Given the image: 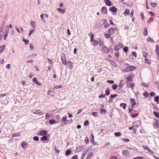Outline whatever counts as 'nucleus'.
<instances>
[{
    "label": "nucleus",
    "instance_id": "nucleus-62",
    "mask_svg": "<svg viewBox=\"0 0 159 159\" xmlns=\"http://www.w3.org/2000/svg\"><path fill=\"white\" fill-rule=\"evenodd\" d=\"M34 31V29H33L31 30L29 33V36H30L31 35V34H32V33Z\"/></svg>",
    "mask_w": 159,
    "mask_h": 159
},
{
    "label": "nucleus",
    "instance_id": "nucleus-31",
    "mask_svg": "<svg viewBox=\"0 0 159 159\" xmlns=\"http://www.w3.org/2000/svg\"><path fill=\"white\" fill-rule=\"evenodd\" d=\"M31 24L33 28H35L36 26V23L34 21H32L31 22Z\"/></svg>",
    "mask_w": 159,
    "mask_h": 159
},
{
    "label": "nucleus",
    "instance_id": "nucleus-24",
    "mask_svg": "<svg viewBox=\"0 0 159 159\" xmlns=\"http://www.w3.org/2000/svg\"><path fill=\"white\" fill-rule=\"evenodd\" d=\"M3 31L1 30L0 31V41H1L3 38Z\"/></svg>",
    "mask_w": 159,
    "mask_h": 159
},
{
    "label": "nucleus",
    "instance_id": "nucleus-58",
    "mask_svg": "<svg viewBox=\"0 0 159 159\" xmlns=\"http://www.w3.org/2000/svg\"><path fill=\"white\" fill-rule=\"evenodd\" d=\"M124 84L125 83H120L119 85V86L120 88H122Z\"/></svg>",
    "mask_w": 159,
    "mask_h": 159
},
{
    "label": "nucleus",
    "instance_id": "nucleus-21",
    "mask_svg": "<svg viewBox=\"0 0 159 159\" xmlns=\"http://www.w3.org/2000/svg\"><path fill=\"white\" fill-rule=\"evenodd\" d=\"M47 134V132L46 131H41L40 134L41 135H45Z\"/></svg>",
    "mask_w": 159,
    "mask_h": 159
},
{
    "label": "nucleus",
    "instance_id": "nucleus-41",
    "mask_svg": "<svg viewBox=\"0 0 159 159\" xmlns=\"http://www.w3.org/2000/svg\"><path fill=\"white\" fill-rule=\"evenodd\" d=\"M153 113L154 115L156 116L157 117H159V113L156 112V111H154Z\"/></svg>",
    "mask_w": 159,
    "mask_h": 159
},
{
    "label": "nucleus",
    "instance_id": "nucleus-54",
    "mask_svg": "<svg viewBox=\"0 0 159 159\" xmlns=\"http://www.w3.org/2000/svg\"><path fill=\"white\" fill-rule=\"evenodd\" d=\"M33 139L34 141H37L39 140V138L38 136H34L33 138Z\"/></svg>",
    "mask_w": 159,
    "mask_h": 159
},
{
    "label": "nucleus",
    "instance_id": "nucleus-2",
    "mask_svg": "<svg viewBox=\"0 0 159 159\" xmlns=\"http://www.w3.org/2000/svg\"><path fill=\"white\" fill-rule=\"evenodd\" d=\"M92 149V147L91 146H89L86 148L85 150L83 151L82 155L81 156V159H83L84 156L87 153Z\"/></svg>",
    "mask_w": 159,
    "mask_h": 159
},
{
    "label": "nucleus",
    "instance_id": "nucleus-53",
    "mask_svg": "<svg viewBox=\"0 0 159 159\" xmlns=\"http://www.w3.org/2000/svg\"><path fill=\"white\" fill-rule=\"evenodd\" d=\"M7 95V93L0 94V98L5 97Z\"/></svg>",
    "mask_w": 159,
    "mask_h": 159
},
{
    "label": "nucleus",
    "instance_id": "nucleus-5",
    "mask_svg": "<svg viewBox=\"0 0 159 159\" xmlns=\"http://www.w3.org/2000/svg\"><path fill=\"white\" fill-rule=\"evenodd\" d=\"M31 112L39 115H41L43 113V112L40 110H34L31 111Z\"/></svg>",
    "mask_w": 159,
    "mask_h": 159
},
{
    "label": "nucleus",
    "instance_id": "nucleus-43",
    "mask_svg": "<svg viewBox=\"0 0 159 159\" xmlns=\"http://www.w3.org/2000/svg\"><path fill=\"white\" fill-rule=\"evenodd\" d=\"M8 34H4L3 39L5 40L6 39Z\"/></svg>",
    "mask_w": 159,
    "mask_h": 159
},
{
    "label": "nucleus",
    "instance_id": "nucleus-11",
    "mask_svg": "<svg viewBox=\"0 0 159 159\" xmlns=\"http://www.w3.org/2000/svg\"><path fill=\"white\" fill-rule=\"evenodd\" d=\"M33 81L35 83L38 85H41V83L40 82H38L37 80L36 77H34L33 79Z\"/></svg>",
    "mask_w": 159,
    "mask_h": 159
},
{
    "label": "nucleus",
    "instance_id": "nucleus-29",
    "mask_svg": "<svg viewBox=\"0 0 159 159\" xmlns=\"http://www.w3.org/2000/svg\"><path fill=\"white\" fill-rule=\"evenodd\" d=\"M147 28V27H145L144 30L143 34L144 35H147L148 34Z\"/></svg>",
    "mask_w": 159,
    "mask_h": 159
},
{
    "label": "nucleus",
    "instance_id": "nucleus-19",
    "mask_svg": "<svg viewBox=\"0 0 159 159\" xmlns=\"http://www.w3.org/2000/svg\"><path fill=\"white\" fill-rule=\"evenodd\" d=\"M49 123L50 124L53 125L56 123V121L54 119H51L49 120Z\"/></svg>",
    "mask_w": 159,
    "mask_h": 159
},
{
    "label": "nucleus",
    "instance_id": "nucleus-14",
    "mask_svg": "<svg viewBox=\"0 0 159 159\" xmlns=\"http://www.w3.org/2000/svg\"><path fill=\"white\" fill-rule=\"evenodd\" d=\"M9 30V27L8 25H7L5 27L4 31V34H8Z\"/></svg>",
    "mask_w": 159,
    "mask_h": 159
},
{
    "label": "nucleus",
    "instance_id": "nucleus-64",
    "mask_svg": "<svg viewBox=\"0 0 159 159\" xmlns=\"http://www.w3.org/2000/svg\"><path fill=\"white\" fill-rule=\"evenodd\" d=\"M151 6H152V7H155L157 5L155 3H151Z\"/></svg>",
    "mask_w": 159,
    "mask_h": 159
},
{
    "label": "nucleus",
    "instance_id": "nucleus-49",
    "mask_svg": "<svg viewBox=\"0 0 159 159\" xmlns=\"http://www.w3.org/2000/svg\"><path fill=\"white\" fill-rule=\"evenodd\" d=\"M130 87L132 89H133L134 87V83H132L130 84Z\"/></svg>",
    "mask_w": 159,
    "mask_h": 159
},
{
    "label": "nucleus",
    "instance_id": "nucleus-60",
    "mask_svg": "<svg viewBox=\"0 0 159 159\" xmlns=\"http://www.w3.org/2000/svg\"><path fill=\"white\" fill-rule=\"evenodd\" d=\"M141 17L142 20H143L144 18V15L143 12H142L141 14Z\"/></svg>",
    "mask_w": 159,
    "mask_h": 159
},
{
    "label": "nucleus",
    "instance_id": "nucleus-27",
    "mask_svg": "<svg viewBox=\"0 0 159 159\" xmlns=\"http://www.w3.org/2000/svg\"><path fill=\"white\" fill-rule=\"evenodd\" d=\"M156 52L157 54V55H159V47L157 45L156 46Z\"/></svg>",
    "mask_w": 159,
    "mask_h": 159
},
{
    "label": "nucleus",
    "instance_id": "nucleus-39",
    "mask_svg": "<svg viewBox=\"0 0 159 159\" xmlns=\"http://www.w3.org/2000/svg\"><path fill=\"white\" fill-rule=\"evenodd\" d=\"M41 139L43 141H45L47 140L48 138L46 136L44 135L41 138Z\"/></svg>",
    "mask_w": 159,
    "mask_h": 159
},
{
    "label": "nucleus",
    "instance_id": "nucleus-22",
    "mask_svg": "<svg viewBox=\"0 0 159 159\" xmlns=\"http://www.w3.org/2000/svg\"><path fill=\"white\" fill-rule=\"evenodd\" d=\"M104 42L103 40L102 39H100L99 40V45L100 46H102L104 45Z\"/></svg>",
    "mask_w": 159,
    "mask_h": 159
},
{
    "label": "nucleus",
    "instance_id": "nucleus-15",
    "mask_svg": "<svg viewBox=\"0 0 159 159\" xmlns=\"http://www.w3.org/2000/svg\"><path fill=\"white\" fill-rule=\"evenodd\" d=\"M114 31V29L113 28H110L108 31V33L109 35L112 34Z\"/></svg>",
    "mask_w": 159,
    "mask_h": 159
},
{
    "label": "nucleus",
    "instance_id": "nucleus-57",
    "mask_svg": "<svg viewBox=\"0 0 159 159\" xmlns=\"http://www.w3.org/2000/svg\"><path fill=\"white\" fill-rule=\"evenodd\" d=\"M117 96V95L116 94H114V95L111 94L110 96V97L111 98H114L116 97Z\"/></svg>",
    "mask_w": 159,
    "mask_h": 159
},
{
    "label": "nucleus",
    "instance_id": "nucleus-18",
    "mask_svg": "<svg viewBox=\"0 0 159 159\" xmlns=\"http://www.w3.org/2000/svg\"><path fill=\"white\" fill-rule=\"evenodd\" d=\"M130 103L131 104V106H135L136 105V102L133 99H130Z\"/></svg>",
    "mask_w": 159,
    "mask_h": 159
},
{
    "label": "nucleus",
    "instance_id": "nucleus-38",
    "mask_svg": "<svg viewBox=\"0 0 159 159\" xmlns=\"http://www.w3.org/2000/svg\"><path fill=\"white\" fill-rule=\"evenodd\" d=\"M23 41L25 43L26 45H28L29 44V41L27 39H25L24 38H23Z\"/></svg>",
    "mask_w": 159,
    "mask_h": 159
},
{
    "label": "nucleus",
    "instance_id": "nucleus-1",
    "mask_svg": "<svg viewBox=\"0 0 159 159\" xmlns=\"http://www.w3.org/2000/svg\"><path fill=\"white\" fill-rule=\"evenodd\" d=\"M125 66H127V67L123 69V71L126 72L129 71H132L136 69V67L134 66H129V64L127 63H125L124 64Z\"/></svg>",
    "mask_w": 159,
    "mask_h": 159
},
{
    "label": "nucleus",
    "instance_id": "nucleus-9",
    "mask_svg": "<svg viewBox=\"0 0 159 159\" xmlns=\"http://www.w3.org/2000/svg\"><path fill=\"white\" fill-rule=\"evenodd\" d=\"M125 79H126L130 81V82H132L133 81V79L130 76H125Z\"/></svg>",
    "mask_w": 159,
    "mask_h": 159
},
{
    "label": "nucleus",
    "instance_id": "nucleus-45",
    "mask_svg": "<svg viewBox=\"0 0 159 159\" xmlns=\"http://www.w3.org/2000/svg\"><path fill=\"white\" fill-rule=\"evenodd\" d=\"M115 135L117 137H119L120 136L121 134L120 132H115L114 133Z\"/></svg>",
    "mask_w": 159,
    "mask_h": 159
},
{
    "label": "nucleus",
    "instance_id": "nucleus-50",
    "mask_svg": "<svg viewBox=\"0 0 159 159\" xmlns=\"http://www.w3.org/2000/svg\"><path fill=\"white\" fill-rule=\"evenodd\" d=\"M115 55L116 58H118L119 57V52H116V53H115Z\"/></svg>",
    "mask_w": 159,
    "mask_h": 159
},
{
    "label": "nucleus",
    "instance_id": "nucleus-32",
    "mask_svg": "<svg viewBox=\"0 0 159 159\" xmlns=\"http://www.w3.org/2000/svg\"><path fill=\"white\" fill-rule=\"evenodd\" d=\"M143 56L145 57H147L148 56V53L145 51H143Z\"/></svg>",
    "mask_w": 159,
    "mask_h": 159
},
{
    "label": "nucleus",
    "instance_id": "nucleus-46",
    "mask_svg": "<svg viewBox=\"0 0 159 159\" xmlns=\"http://www.w3.org/2000/svg\"><path fill=\"white\" fill-rule=\"evenodd\" d=\"M78 149H80V151H83V148L81 146H79L76 149V151H77L78 152H79V151H78Z\"/></svg>",
    "mask_w": 159,
    "mask_h": 159
},
{
    "label": "nucleus",
    "instance_id": "nucleus-26",
    "mask_svg": "<svg viewBox=\"0 0 159 159\" xmlns=\"http://www.w3.org/2000/svg\"><path fill=\"white\" fill-rule=\"evenodd\" d=\"M130 11L129 9H125V11L124 13V14L125 15H127L129 13Z\"/></svg>",
    "mask_w": 159,
    "mask_h": 159
},
{
    "label": "nucleus",
    "instance_id": "nucleus-35",
    "mask_svg": "<svg viewBox=\"0 0 159 159\" xmlns=\"http://www.w3.org/2000/svg\"><path fill=\"white\" fill-rule=\"evenodd\" d=\"M100 113L102 114H105L107 113V111L106 110L104 109H102L101 111L100 112Z\"/></svg>",
    "mask_w": 159,
    "mask_h": 159
},
{
    "label": "nucleus",
    "instance_id": "nucleus-33",
    "mask_svg": "<svg viewBox=\"0 0 159 159\" xmlns=\"http://www.w3.org/2000/svg\"><path fill=\"white\" fill-rule=\"evenodd\" d=\"M20 135V133H14L13 134L12 137H17Z\"/></svg>",
    "mask_w": 159,
    "mask_h": 159
},
{
    "label": "nucleus",
    "instance_id": "nucleus-40",
    "mask_svg": "<svg viewBox=\"0 0 159 159\" xmlns=\"http://www.w3.org/2000/svg\"><path fill=\"white\" fill-rule=\"evenodd\" d=\"M62 88V85L55 86L53 88V89H59L60 88Z\"/></svg>",
    "mask_w": 159,
    "mask_h": 159
},
{
    "label": "nucleus",
    "instance_id": "nucleus-10",
    "mask_svg": "<svg viewBox=\"0 0 159 159\" xmlns=\"http://www.w3.org/2000/svg\"><path fill=\"white\" fill-rule=\"evenodd\" d=\"M109 10L111 11L112 12H115L117 10V9L116 7H110L109 9Z\"/></svg>",
    "mask_w": 159,
    "mask_h": 159
},
{
    "label": "nucleus",
    "instance_id": "nucleus-7",
    "mask_svg": "<svg viewBox=\"0 0 159 159\" xmlns=\"http://www.w3.org/2000/svg\"><path fill=\"white\" fill-rule=\"evenodd\" d=\"M102 52L104 53L108 54L109 52L108 48L106 46H104L102 49Z\"/></svg>",
    "mask_w": 159,
    "mask_h": 159
},
{
    "label": "nucleus",
    "instance_id": "nucleus-13",
    "mask_svg": "<svg viewBox=\"0 0 159 159\" xmlns=\"http://www.w3.org/2000/svg\"><path fill=\"white\" fill-rule=\"evenodd\" d=\"M66 118H67V116H65L63 117H62L61 119V120H62L64 121H66V122H64V124L67 123V122H70V120H66ZM71 122H72V121H71Z\"/></svg>",
    "mask_w": 159,
    "mask_h": 159
},
{
    "label": "nucleus",
    "instance_id": "nucleus-44",
    "mask_svg": "<svg viewBox=\"0 0 159 159\" xmlns=\"http://www.w3.org/2000/svg\"><path fill=\"white\" fill-rule=\"evenodd\" d=\"M117 87H118V86H117V84H114L112 86V88L113 89L115 90L116 89V88H117Z\"/></svg>",
    "mask_w": 159,
    "mask_h": 159
},
{
    "label": "nucleus",
    "instance_id": "nucleus-25",
    "mask_svg": "<svg viewBox=\"0 0 159 159\" xmlns=\"http://www.w3.org/2000/svg\"><path fill=\"white\" fill-rule=\"evenodd\" d=\"M71 152V151L69 149L67 150L65 152V155L68 156L70 155Z\"/></svg>",
    "mask_w": 159,
    "mask_h": 159
},
{
    "label": "nucleus",
    "instance_id": "nucleus-30",
    "mask_svg": "<svg viewBox=\"0 0 159 159\" xmlns=\"http://www.w3.org/2000/svg\"><path fill=\"white\" fill-rule=\"evenodd\" d=\"M145 63H147L149 64H150L151 61L150 60L148 59L147 57L145 58Z\"/></svg>",
    "mask_w": 159,
    "mask_h": 159
},
{
    "label": "nucleus",
    "instance_id": "nucleus-55",
    "mask_svg": "<svg viewBox=\"0 0 159 159\" xmlns=\"http://www.w3.org/2000/svg\"><path fill=\"white\" fill-rule=\"evenodd\" d=\"M92 114L94 116H98V113L96 112H93Z\"/></svg>",
    "mask_w": 159,
    "mask_h": 159
},
{
    "label": "nucleus",
    "instance_id": "nucleus-16",
    "mask_svg": "<svg viewBox=\"0 0 159 159\" xmlns=\"http://www.w3.org/2000/svg\"><path fill=\"white\" fill-rule=\"evenodd\" d=\"M6 46L5 45H2L0 47V54L4 50Z\"/></svg>",
    "mask_w": 159,
    "mask_h": 159
},
{
    "label": "nucleus",
    "instance_id": "nucleus-8",
    "mask_svg": "<svg viewBox=\"0 0 159 159\" xmlns=\"http://www.w3.org/2000/svg\"><path fill=\"white\" fill-rule=\"evenodd\" d=\"M66 65L68 67H70V69L73 68V64L70 61L66 62Z\"/></svg>",
    "mask_w": 159,
    "mask_h": 159
},
{
    "label": "nucleus",
    "instance_id": "nucleus-47",
    "mask_svg": "<svg viewBox=\"0 0 159 159\" xmlns=\"http://www.w3.org/2000/svg\"><path fill=\"white\" fill-rule=\"evenodd\" d=\"M154 100L156 102H158L159 101V97L157 96H155Z\"/></svg>",
    "mask_w": 159,
    "mask_h": 159
},
{
    "label": "nucleus",
    "instance_id": "nucleus-52",
    "mask_svg": "<svg viewBox=\"0 0 159 159\" xmlns=\"http://www.w3.org/2000/svg\"><path fill=\"white\" fill-rule=\"evenodd\" d=\"M107 82L110 84H113L114 82V81L112 80H108L107 81Z\"/></svg>",
    "mask_w": 159,
    "mask_h": 159
},
{
    "label": "nucleus",
    "instance_id": "nucleus-17",
    "mask_svg": "<svg viewBox=\"0 0 159 159\" xmlns=\"http://www.w3.org/2000/svg\"><path fill=\"white\" fill-rule=\"evenodd\" d=\"M57 10L62 13H64L65 12V10L63 9H62L60 8H58L57 9Z\"/></svg>",
    "mask_w": 159,
    "mask_h": 159
},
{
    "label": "nucleus",
    "instance_id": "nucleus-4",
    "mask_svg": "<svg viewBox=\"0 0 159 159\" xmlns=\"http://www.w3.org/2000/svg\"><path fill=\"white\" fill-rule=\"evenodd\" d=\"M61 60L62 63L65 65H66V57L65 54L64 53H62L61 55Z\"/></svg>",
    "mask_w": 159,
    "mask_h": 159
},
{
    "label": "nucleus",
    "instance_id": "nucleus-34",
    "mask_svg": "<svg viewBox=\"0 0 159 159\" xmlns=\"http://www.w3.org/2000/svg\"><path fill=\"white\" fill-rule=\"evenodd\" d=\"M26 145V143L24 142H22L21 143V146L25 149V146Z\"/></svg>",
    "mask_w": 159,
    "mask_h": 159
},
{
    "label": "nucleus",
    "instance_id": "nucleus-23",
    "mask_svg": "<svg viewBox=\"0 0 159 159\" xmlns=\"http://www.w3.org/2000/svg\"><path fill=\"white\" fill-rule=\"evenodd\" d=\"M106 4L107 5L110 6L111 5V2L109 0H107L105 2Z\"/></svg>",
    "mask_w": 159,
    "mask_h": 159
},
{
    "label": "nucleus",
    "instance_id": "nucleus-37",
    "mask_svg": "<svg viewBox=\"0 0 159 159\" xmlns=\"http://www.w3.org/2000/svg\"><path fill=\"white\" fill-rule=\"evenodd\" d=\"M105 93L106 95L108 96L110 94V90L109 89L107 88L106 89L105 91Z\"/></svg>",
    "mask_w": 159,
    "mask_h": 159
},
{
    "label": "nucleus",
    "instance_id": "nucleus-59",
    "mask_svg": "<svg viewBox=\"0 0 159 159\" xmlns=\"http://www.w3.org/2000/svg\"><path fill=\"white\" fill-rule=\"evenodd\" d=\"M89 124V121L88 120H86L84 123V125L85 126H88Z\"/></svg>",
    "mask_w": 159,
    "mask_h": 159
},
{
    "label": "nucleus",
    "instance_id": "nucleus-63",
    "mask_svg": "<svg viewBox=\"0 0 159 159\" xmlns=\"http://www.w3.org/2000/svg\"><path fill=\"white\" fill-rule=\"evenodd\" d=\"M78 156L76 155H74L72 158L71 159H78Z\"/></svg>",
    "mask_w": 159,
    "mask_h": 159
},
{
    "label": "nucleus",
    "instance_id": "nucleus-20",
    "mask_svg": "<svg viewBox=\"0 0 159 159\" xmlns=\"http://www.w3.org/2000/svg\"><path fill=\"white\" fill-rule=\"evenodd\" d=\"M122 154L124 155L125 156H126L128 154L129 152L127 150H124L123 151Z\"/></svg>",
    "mask_w": 159,
    "mask_h": 159
},
{
    "label": "nucleus",
    "instance_id": "nucleus-36",
    "mask_svg": "<svg viewBox=\"0 0 159 159\" xmlns=\"http://www.w3.org/2000/svg\"><path fill=\"white\" fill-rule=\"evenodd\" d=\"M44 15L43 14H42L40 15V17L41 18V20L43 22H45V20L44 18Z\"/></svg>",
    "mask_w": 159,
    "mask_h": 159
},
{
    "label": "nucleus",
    "instance_id": "nucleus-56",
    "mask_svg": "<svg viewBox=\"0 0 159 159\" xmlns=\"http://www.w3.org/2000/svg\"><path fill=\"white\" fill-rule=\"evenodd\" d=\"M123 49L124 51L125 52H127L128 51V48L127 47H125L123 48Z\"/></svg>",
    "mask_w": 159,
    "mask_h": 159
},
{
    "label": "nucleus",
    "instance_id": "nucleus-51",
    "mask_svg": "<svg viewBox=\"0 0 159 159\" xmlns=\"http://www.w3.org/2000/svg\"><path fill=\"white\" fill-rule=\"evenodd\" d=\"M143 148L145 149V150H148V151H149V150L150 149L149 148H148L147 146H143Z\"/></svg>",
    "mask_w": 159,
    "mask_h": 159
},
{
    "label": "nucleus",
    "instance_id": "nucleus-28",
    "mask_svg": "<svg viewBox=\"0 0 159 159\" xmlns=\"http://www.w3.org/2000/svg\"><path fill=\"white\" fill-rule=\"evenodd\" d=\"M134 107L133 106H130L129 107V112L130 113H131V111L133 110Z\"/></svg>",
    "mask_w": 159,
    "mask_h": 159
},
{
    "label": "nucleus",
    "instance_id": "nucleus-42",
    "mask_svg": "<svg viewBox=\"0 0 159 159\" xmlns=\"http://www.w3.org/2000/svg\"><path fill=\"white\" fill-rule=\"evenodd\" d=\"M94 44H93V45L96 46V45H98V41L96 40H94Z\"/></svg>",
    "mask_w": 159,
    "mask_h": 159
},
{
    "label": "nucleus",
    "instance_id": "nucleus-6",
    "mask_svg": "<svg viewBox=\"0 0 159 159\" xmlns=\"http://www.w3.org/2000/svg\"><path fill=\"white\" fill-rule=\"evenodd\" d=\"M91 150L89 151L87 153V157L86 158V159H90L93 156V152H92L91 151Z\"/></svg>",
    "mask_w": 159,
    "mask_h": 159
},
{
    "label": "nucleus",
    "instance_id": "nucleus-61",
    "mask_svg": "<svg viewBox=\"0 0 159 159\" xmlns=\"http://www.w3.org/2000/svg\"><path fill=\"white\" fill-rule=\"evenodd\" d=\"M105 94H102L100 95L99 96V98H105Z\"/></svg>",
    "mask_w": 159,
    "mask_h": 159
},
{
    "label": "nucleus",
    "instance_id": "nucleus-3",
    "mask_svg": "<svg viewBox=\"0 0 159 159\" xmlns=\"http://www.w3.org/2000/svg\"><path fill=\"white\" fill-rule=\"evenodd\" d=\"M140 122L139 121H136L133 123V126L134 129H135V130H136V129L140 127Z\"/></svg>",
    "mask_w": 159,
    "mask_h": 159
},
{
    "label": "nucleus",
    "instance_id": "nucleus-12",
    "mask_svg": "<svg viewBox=\"0 0 159 159\" xmlns=\"http://www.w3.org/2000/svg\"><path fill=\"white\" fill-rule=\"evenodd\" d=\"M101 12L103 14H106L107 13V10L106 7H102L101 9Z\"/></svg>",
    "mask_w": 159,
    "mask_h": 159
},
{
    "label": "nucleus",
    "instance_id": "nucleus-48",
    "mask_svg": "<svg viewBox=\"0 0 159 159\" xmlns=\"http://www.w3.org/2000/svg\"><path fill=\"white\" fill-rule=\"evenodd\" d=\"M115 50L118 51L119 49V46L118 45H116L114 48Z\"/></svg>",
    "mask_w": 159,
    "mask_h": 159
}]
</instances>
